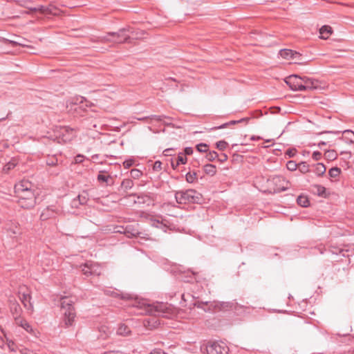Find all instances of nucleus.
<instances>
[{
    "instance_id": "59",
    "label": "nucleus",
    "mask_w": 354,
    "mask_h": 354,
    "mask_svg": "<svg viewBox=\"0 0 354 354\" xmlns=\"http://www.w3.org/2000/svg\"><path fill=\"white\" fill-rule=\"evenodd\" d=\"M102 354H120V352L115 351H106Z\"/></svg>"
},
{
    "instance_id": "56",
    "label": "nucleus",
    "mask_w": 354,
    "mask_h": 354,
    "mask_svg": "<svg viewBox=\"0 0 354 354\" xmlns=\"http://www.w3.org/2000/svg\"><path fill=\"white\" fill-rule=\"evenodd\" d=\"M75 162L77 163H80L83 161L84 160V156L82 155H77L76 156V157L75 158Z\"/></svg>"
},
{
    "instance_id": "17",
    "label": "nucleus",
    "mask_w": 354,
    "mask_h": 354,
    "mask_svg": "<svg viewBox=\"0 0 354 354\" xmlns=\"http://www.w3.org/2000/svg\"><path fill=\"white\" fill-rule=\"evenodd\" d=\"M56 213L54 209L51 207H47L43 210L40 215V218L42 221L48 220L50 218L54 217Z\"/></svg>"
},
{
    "instance_id": "37",
    "label": "nucleus",
    "mask_w": 354,
    "mask_h": 354,
    "mask_svg": "<svg viewBox=\"0 0 354 354\" xmlns=\"http://www.w3.org/2000/svg\"><path fill=\"white\" fill-rule=\"evenodd\" d=\"M17 163L15 160L10 161L9 162L4 165L3 170L4 172H8L10 170L14 169Z\"/></svg>"
},
{
    "instance_id": "13",
    "label": "nucleus",
    "mask_w": 354,
    "mask_h": 354,
    "mask_svg": "<svg viewBox=\"0 0 354 354\" xmlns=\"http://www.w3.org/2000/svg\"><path fill=\"white\" fill-rule=\"evenodd\" d=\"M28 190H35L32 184L26 180H23L15 186V192H23Z\"/></svg>"
},
{
    "instance_id": "10",
    "label": "nucleus",
    "mask_w": 354,
    "mask_h": 354,
    "mask_svg": "<svg viewBox=\"0 0 354 354\" xmlns=\"http://www.w3.org/2000/svg\"><path fill=\"white\" fill-rule=\"evenodd\" d=\"M285 82L292 91H302V88H304L302 84V77H300L297 75H292L288 76L285 80Z\"/></svg>"
},
{
    "instance_id": "33",
    "label": "nucleus",
    "mask_w": 354,
    "mask_h": 354,
    "mask_svg": "<svg viewBox=\"0 0 354 354\" xmlns=\"http://www.w3.org/2000/svg\"><path fill=\"white\" fill-rule=\"evenodd\" d=\"M298 169L301 173L306 174L309 171V165L305 162H301L298 164Z\"/></svg>"
},
{
    "instance_id": "61",
    "label": "nucleus",
    "mask_w": 354,
    "mask_h": 354,
    "mask_svg": "<svg viewBox=\"0 0 354 354\" xmlns=\"http://www.w3.org/2000/svg\"><path fill=\"white\" fill-rule=\"evenodd\" d=\"M171 167L174 169H176L177 167H178V165H177V162H174L172 160H171Z\"/></svg>"
},
{
    "instance_id": "7",
    "label": "nucleus",
    "mask_w": 354,
    "mask_h": 354,
    "mask_svg": "<svg viewBox=\"0 0 354 354\" xmlns=\"http://www.w3.org/2000/svg\"><path fill=\"white\" fill-rule=\"evenodd\" d=\"M54 132L59 143H66L75 137L74 129L67 126L56 127Z\"/></svg>"
},
{
    "instance_id": "55",
    "label": "nucleus",
    "mask_w": 354,
    "mask_h": 354,
    "mask_svg": "<svg viewBox=\"0 0 354 354\" xmlns=\"http://www.w3.org/2000/svg\"><path fill=\"white\" fill-rule=\"evenodd\" d=\"M153 225H156V226L157 227H159V228H161V229H163V227H165V225H163L162 223H160V222L159 221H158V220H155V221H153Z\"/></svg>"
},
{
    "instance_id": "24",
    "label": "nucleus",
    "mask_w": 354,
    "mask_h": 354,
    "mask_svg": "<svg viewBox=\"0 0 354 354\" xmlns=\"http://www.w3.org/2000/svg\"><path fill=\"white\" fill-rule=\"evenodd\" d=\"M8 225H10V224H8V223L6 224L5 229L8 232L9 235L10 236H13L16 235L18 233L17 226L16 225V224L14 223H11L10 226H8Z\"/></svg>"
},
{
    "instance_id": "22",
    "label": "nucleus",
    "mask_w": 354,
    "mask_h": 354,
    "mask_svg": "<svg viewBox=\"0 0 354 354\" xmlns=\"http://www.w3.org/2000/svg\"><path fill=\"white\" fill-rule=\"evenodd\" d=\"M314 193L317 194L319 196L326 197V189L320 185H315L313 186Z\"/></svg>"
},
{
    "instance_id": "35",
    "label": "nucleus",
    "mask_w": 354,
    "mask_h": 354,
    "mask_svg": "<svg viewBox=\"0 0 354 354\" xmlns=\"http://www.w3.org/2000/svg\"><path fill=\"white\" fill-rule=\"evenodd\" d=\"M129 333H130L129 328H128V326H127L124 324L120 325L118 329V333L120 335H127Z\"/></svg>"
},
{
    "instance_id": "42",
    "label": "nucleus",
    "mask_w": 354,
    "mask_h": 354,
    "mask_svg": "<svg viewBox=\"0 0 354 354\" xmlns=\"http://www.w3.org/2000/svg\"><path fill=\"white\" fill-rule=\"evenodd\" d=\"M5 338L6 339V344L8 345V347L9 348V350L12 352H14L16 351V346H15V342L10 339L9 338L7 337L6 335H5Z\"/></svg>"
},
{
    "instance_id": "51",
    "label": "nucleus",
    "mask_w": 354,
    "mask_h": 354,
    "mask_svg": "<svg viewBox=\"0 0 354 354\" xmlns=\"http://www.w3.org/2000/svg\"><path fill=\"white\" fill-rule=\"evenodd\" d=\"M193 149L190 147H185L184 149V156H189L193 153Z\"/></svg>"
},
{
    "instance_id": "49",
    "label": "nucleus",
    "mask_w": 354,
    "mask_h": 354,
    "mask_svg": "<svg viewBox=\"0 0 354 354\" xmlns=\"http://www.w3.org/2000/svg\"><path fill=\"white\" fill-rule=\"evenodd\" d=\"M162 162L159 160H157L154 162L153 165V169L154 171H160L162 169Z\"/></svg>"
},
{
    "instance_id": "5",
    "label": "nucleus",
    "mask_w": 354,
    "mask_h": 354,
    "mask_svg": "<svg viewBox=\"0 0 354 354\" xmlns=\"http://www.w3.org/2000/svg\"><path fill=\"white\" fill-rule=\"evenodd\" d=\"M203 353L207 354H228L229 348L223 342L209 341L201 347Z\"/></svg>"
},
{
    "instance_id": "64",
    "label": "nucleus",
    "mask_w": 354,
    "mask_h": 354,
    "mask_svg": "<svg viewBox=\"0 0 354 354\" xmlns=\"http://www.w3.org/2000/svg\"><path fill=\"white\" fill-rule=\"evenodd\" d=\"M121 298H122V299H130V296H129V295H127V294H126V295H121Z\"/></svg>"
},
{
    "instance_id": "4",
    "label": "nucleus",
    "mask_w": 354,
    "mask_h": 354,
    "mask_svg": "<svg viewBox=\"0 0 354 354\" xmlns=\"http://www.w3.org/2000/svg\"><path fill=\"white\" fill-rule=\"evenodd\" d=\"M18 198V203L24 209H30L36 205V195L38 194L35 190H26L15 192Z\"/></svg>"
},
{
    "instance_id": "36",
    "label": "nucleus",
    "mask_w": 354,
    "mask_h": 354,
    "mask_svg": "<svg viewBox=\"0 0 354 354\" xmlns=\"http://www.w3.org/2000/svg\"><path fill=\"white\" fill-rule=\"evenodd\" d=\"M130 176L133 179H138L142 176V172L138 169H133L130 171Z\"/></svg>"
},
{
    "instance_id": "54",
    "label": "nucleus",
    "mask_w": 354,
    "mask_h": 354,
    "mask_svg": "<svg viewBox=\"0 0 354 354\" xmlns=\"http://www.w3.org/2000/svg\"><path fill=\"white\" fill-rule=\"evenodd\" d=\"M37 11L39 12L40 13L46 15V6H39L37 7Z\"/></svg>"
},
{
    "instance_id": "16",
    "label": "nucleus",
    "mask_w": 354,
    "mask_h": 354,
    "mask_svg": "<svg viewBox=\"0 0 354 354\" xmlns=\"http://www.w3.org/2000/svg\"><path fill=\"white\" fill-rule=\"evenodd\" d=\"M248 120H249V118H243L239 120H231V121L224 123L220 126L212 127L211 129V130L214 131V130H217V129H225V128L230 127V125H234V124L241 123V122H248Z\"/></svg>"
},
{
    "instance_id": "43",
    "label": "nucleus",
    "mask_w": 354,
    "mask_h": 354,
    "mask_svg": "<svg viewBox=\"0 0 354 354\" xmlns=\"http://www.w3.org/2000/svg\"><path fill=\"white\" fill-rule=\"evenodd\" d=\"M227 145H228L227 142L224 140H220L216 143V148L221 151L225 150L226 149V147H227Z\"/></svg>"
},
{
    "instance_id": "9",
    "label": "nucleus",
    "mask_w": 354,
    "mask_h": 354,
    "mask_svg": "<svg viewBox=\"0 0 354 354\" xmlns=\"http://www.w3.org/2000/svg\"><path fill=\"white\" fill-rule=\"evenodd\" d=\"M268 182L270 186H273L272 189L274 192L279 193L288 189V187L285 186L287 182H286L282 176H273L269 178Z\"/></svg>"
},
{
    "instance_id": "3",
    "label": "nucleus",
    "mask_w": 354,
    "mask_h": 354,
    "mask_svg": "<svg viewBox=\"0 0 354 354\" xmlns=\"http://www.w3.org/2000/svg\"><path fill=\"white\" fill-rule=\"evenodd\" d=\"M175 199L178 204L201 203L202 195L194 189L176 191Z\"/></svg>"
},
{
    "instance_id": "62",
    "label": "nucleus",
    "mask_w": 354,
    "mask_h": 354,
    "mask_svg": "<svg viewBox=\"0 0 354 354\" xmlns=\"http://www.w3.org/2000/svg\"><path fill=\"white\" fill-rule=\"evenodd\" d=\"M152 118H156L157 120L158 121H160L162 120V118H166L165 115H159V116H157V115H153Z\"/></svg>"
},
{
    "instance_id": "27",
    "label": "nucleus",
    "mask_w": 354,
    "mask_h": 354,
    "mask_svg": "<svg viewBox=\"0 0 354 354\" xmlns=\"http://www.w3.org/2000/svg\"><path fill=\"white\" fill-rule=\"evenodd\" d=\"M133 182L130 178H125L121 183V187H123L125 190H128L131 189L133 187Z\"/></svg>"
},
{
    "instance_id": "47",
    "label": "nucleus",
    "mask_w": 354,
    "mask_h": 354,
    "mask_svg": "<svg viewBox=\"0 0 354 354\" xmlns=\"http://www.w3.org/2000/svg\"><path fill=\"white\" fill-rule=\"evenodd\" d=\"M20 326L24 328L26 331L31 330V326L26 321H21Z\"/></svg>"
},
{
    "instance_id": "60",
    "label": "nucleus",
    "mask_w": 354,
    "mask_h": 354,
    "mask_svg": "<svg viewBox=\"0 0 354 354\" xmlns=\"http://www.w3.org/2000/svg\"><path fill=\"white\" fill-rule=\"evenodd\" d=\"M261 138L259 137V136H252L251 138H250V140H253V141H256V140H261Z\"/></svg>"
},
{
    "instance_id": "41",
    "label": "nucleus",
    "mask_w": 354,
    "mask_h": 354,
    "mask_svg": "<svg viewBox=\"0 0 354 354\" xmlns=\"http://www.w3.org/2000/svg\"><path fill=\"white\" fill-rule=\"evenodd\" d=\"M287 169L289 171H293L298 169V165L293 160H290L286 164Z\"/></svg>"
},
{
    "instance_id": "1",
    "label": "nucleus",
    "mask_w": 354,
    "mask_h": 354,
    "mask_svg": "<svg viewBox=\"0 0 354 354\" xmlns=\"http://www.w3.org/2000/svg\"><path fill=\"white\" fill-rule=\"evenodd\" d=\"M74 301L71 298L64 297L60 299V307L62 314L59 326L61 328H68L73 327L75 324L76 313L74 308Z\"/></svg>"
},
{
    "instance_id": "39",
    "label": "nucleus",
    "mask_w": 354,
    "mask_h": 354,
    "mask_svg": "<svg viewBox=\"0 0 354 354\" xmlns=\"http://www.w3.org/2000/svg\"><path fill=\"white\" fill-rule=\"evenodd\" d=\"M58 160L55 156H48L46 159V165L48 166H55L57 164Z\"/></svg>"
},
{
    "instance_id": "48",
    "label": "nucleus",
    "mask_w": 354,
    "mask_h": 354,
    "mask_svg": "<svg viewBox=\"0 0 354 354\" xmlns=\"http://www.w3.org/2000/svg\"><path fill=\"white\" fill-rule=\"evenodd\" d=\"M134 163V160L133 159H128V160H126L125 161H124L123 162V165L124 167V168H129L131 167Z\"/></svg>"
},
{
    "instance_id": "20",
    "label": "nucleus",
    "mask_w": 354,
    "mask_h": 354,
    "mask_svg": "<svg viewBox=\"0 0 354 354\" xmlns=\"http://www.w3.org/2000/svg\"><path fill=\"white\" fill-rule=\"evenodd\" d=\"M314 172L318 176H323L326 171V168L325 167V165L323 164V163H317L316 165H314Z\"/></svg>"
},
{
    "instance_id": "30",
    "label": "nucleus",
    "mask_w": 354,
    "mask_h": 354,
    "mask_svg": "<svg viewBox=\"0 0 354 354\" xmlns=\"http://www.w3.org/2000/svg\"><path fill=\"white\" fill-rule=\"evenodd\" d=\"M341 174V169L337 167H332L328 171V175L330 178H337Z\"/></svg>"
},
{
    "instance_id": "44",
    "label": "nucleus",
    "mask_w": 354,
    "mask_h": 354,
    "mask_svg": "<svg viewBox=\"0 0 354 354\" xmlns=\"http://www.w3.org/2000/svg\"><path fill=\"white\" fill-rule=\"evenodd\" d=\"M11 311L16 314V316H19L21 312V307L19 304L14 303L11 306Z\"/></svg>"
},
{
    "instance_id": "57",
    "label": "nucleus",
    "mask_w": 354,
    "mask_h": 354,
    "mask_svg": "<svg viewBox=\"0 0 354 354\" xmlns=\"http://www.w3.org/2000/svg\"><path fill=\"white\" fill-rule=\"evenodd\" d=\"M171 151H173V149H166L163 151V154L166 156H171Z\"/></svg>"
},
{
    "instance_id": "38",
    "label": "nucleus",
    "mask_w": 354,
    "mask_h": 354,
    "mask_svg": "<svg viewBox=\"0 0 354 354\" xmlns=\"http://www.w3.org/2000/svg\"><path fill=\"white\" fill-rule=\"evenodd\" d=\"M185 177H186V180L188 183H194L197 179V174L196 172H193V173L188 172L186 174Z\"/></svg>"
},
{
    "instance_id": "34",
    "label": "nucleus",
    "mask_w": 354,
    "mask_h": 354,
    "mask_svg": "<svg viewBox=\"0 0 354 354\" xmlns=\"http://www.w3.org/2000/svg\"><path fill=\"white\" fill-rule=\"evenodd\" d=\"M196 149L199 152L206 153L208 151L209 145L206 143L201 142V143L196 145Z\"/></svg>"
},
{
    "instance_id": "29",
    "label": "nucleus",
    "mask_w": 354,
    "mask_h": 354,
    "mask_svg": "<svg viewBox=\"0 0 354 354\" xmlns=\"http://www.w3.org/2000/svg\"><path fill=\"white\" fill-rule=\"evenodd\" d=\"M324 156L328 160H333L337 158V154L335 150H327L325 151Z\"/></svg>"
},
{
    "instance_id": "18",
    "label": "nucleus",
    "mask_w": 354,
    "mask_h": 354,
    "mask_svg": "<svg viewBox=\"0 0 354 354\" xmlns=\"http://www.w3.org/2000/svg\"><path fill=\"white\" fill-rule=\"evenodd\" d=\"M281 57L285 59L295 58L299 53L290 49H282L279 51Z\"/></svg>"
},
{
    "instance_id": "15",
    "label": "nucleus",
    "mask_w": 354,
    "mask_h": 354,
    "mask_svg": "<svg viewBox=\"0 0 354 354\" xmlns=\"http://www.w3.org/2000/svg\"><path fill=\"white\" fill-rule=\"evenodd\" d=\"M131 196H136L137 198V201L135 203H138L140 204L147 203L148 205L152 201L151 196L147 194H132Z\"/></svg>"
},
{
    "instance_id": "8",
    "label": "nucleus",
    "mask_w": 354,
    "mask_h": 354,
    "mask_svg": "<svg viewBox=\"0 0 354 354\" xmlns=\"http://www.w3.org/2000/svg\"><path fill=\"white\" fill-rule=\"evenodd\" d=\"M130 28H120L118 32H109L112 35L113 39L115 44H122L129 42L131 37L127 32H132Z\"/></svg>"
},
{
    "instance_id": "31",
    "label": "nucleus",
    "mask_w": 354,
    "mask_h": 354,
    "mask_svg": "<svg viewBox=\"0 0 354 354\" xmlns=\"http://www.w3.org/2000/svg\"><path fill=\"white\" fill-rule=\"evenodd\" d=\"M206 153H206L205 158L209 162L214 161L218 157V153L215 151H207V152H206Z\"/></svg>"
},
{
    "instance_id": "52",
    "label": "nucleus",
    "mask_w": 354,
    "mask_h": 354,
    "mask_svg": "<svg viewBox=\"0 0 354 354\" xmlns=\"http://www.w3.org/2000/svg\"><path fill=\"white\" fill-rule=\"evenodd\" d=\"M217 158L220 162H224L227 160V156L225 153H221Z\"/></svg>"
},
{
    "instance_id": "11",
    "label": "nucleus",
    "mask_w": 354,
    "mask_h": 354,
    "mask_svg": "<svg viewBox=\"0 0 354 354\" xmlns=\"http://www.w3.org/2000/svg\"><path fill=\"white\" fill-rule=\"evenodd\" d=\"M302 84L304 88H302L303 91L313 90L318 87V81L308 77H302Z\"/></svg>"
},
{
    "instance_id": "25",
    "label": "nucleus",
    "mask_w": 354,
    "mask_h": 354,
    "mask_svg": "<svg viewBox=\"0 0 354 354\" xmlns=\"http://www.w3.org/2000/svg\"><path fill=\"white\" fill-rule=\"evenodd\" d=\"M204 171L206 174L213 176L216 172V166L212 164H206L204 166Z\"/></svg>"
},
{
    "instance_id": "32",
    "label": "nucleus",
    "mask_w": 354,
    "mask_h": 354,
    "mask_svg": "<svg viewBox=\"0 0 354 354\" xmlns=\"http://www.w3.org/2000/svg\"><path fill=\"white\" fill-rule=\"evenodd\" d=\"M98 39L102 43H106V42H113V43H114V40L113 39L112 35H110L109 32H107L104 36L99 37Z\"/></svg>"
},
{
    "instance_id": "23",
    "label": "nucleus",
    "mask_w": 354,
    "mask_h": 354,
    "mask_svg": "<svg viewBox=\"0 0 354 354\" xmlns=\"http://www.w3.org/2000/svg\"><path fill=\"white\" fill-rule=\"evenodd\" d=\"M332 32V28L329 26H323L320 30L319 33L322 39L328 38V35Z\"/></svg>"
},
{
    "instance_id": "28",
    "label": "nucleus",
    "mask_w": 354,
    "mask_h": 354,
    "mask_svg": "<svg viewBox=\"0 0 354 354\" xmlns=\"http://www.w3.org/2000/svg\"><path fill=\"white\" fill-rule=\"evenodd\" d=\"M46 15H57L59 14V9L53 4H49L46 6Z\"/></svg>"
},
{
    "instance_id": "6",
    "label": "nucleus",
    "mask_w": 354,
    "mask_h": 354,
    "mask_svg": "<svg viewBox=\"0 0 354 354\" xmlns=\"http://www.w3.org/2000/svg\"><path fill=\"white\" fill-rule=\"evenodd\" d=\"M197 308H202L205 311H209L211 308L217 310H227L236 308L234 304L230 302H221V301H198L195 304Z\"/></svg>"
},
{
    "instance_id": "63",
    "label": "nucleus",
    "mask_w": 354,
    "mask_h": 354,
    "mask_svg": "<svg viewBox=\"0 0 354 354\" xmlns=\"http://www.w3.org/2000/svg\"><path fill=\"white\" fill-rule=\"evenodd\" d=\"M326 145V142H324V141H321L318 143L317 146L319 147V148H322V146L324 145Z\"/></svg>"
},
{
    "instance_id": "14",
    "label": "nucleus",
    "mask_w": 354,
    "mask_h": 354,
    "mask_svg": "<svg viewBox=\"0 0 354 354\" xmlns=\"http://www.w3.org/2000/svg\"><path fill=\"white\" fill-rule=\"evenodd\" d=\"M95 268H97V266L93 265V263L87 262L82 266V271L83 274L87 277L93 274H98Z\"/></svg>"
},
{
    "instance_id": "26",
    "label": "nucleus",
    "mask_w": 354,
    "mask_h": 354,
    "mask_svg": "<svg viewBox=\"0 0 354 354\" xmlns=\"http://www.w3.org/2000/svg\"><path fill=\"white\" fill-rule=\"evenodd\" d=\"M87 201L88 198L86 196L80 194L77 196L76 198H74V200L73 201V205L77 207V202L80 205H84L86 203Z\"/></svg>"
},
{
    "instance_id": "12",
    "label": "nucleus",
    "mask_w": 354,
    "mask_h": 354,
    "mask_svg": "<svg viewBox=\"0 0 354 354\" xmlns=\"http://www.w3.org/2000/svg\"><path fill=\"white\" fill-rule=\"evenodd\" d=\"M19 299L21 303L24 304V307L28 310H32L33 306L30 302L31 296L29 292H22L21 289L19 292Z\"/></svg>"
},
{
    "instance_id": "40",
    "label": "nucleus",
    "mask_w": 354,
    "mask_h": 354,
    "mask_svg": "<svg viewBox=\"0 0 354 354\" xmlns=\"http://www.w3.org/2000/svg\"><path fill=\"white\" fill-rule=\"evenodd\" d=\"M187 158L185 156H184L183 153H179L177 157V165H179L180 164L185 165L187 162Z\"/></svg>"
},
{
    "instance_id": "45",
    "label": "nucleus",
    "mask_w": 354,
    "mask_h": 354,
    "mask_svg": "<svg viewBox=\"0 0 354 354\" xmlns=\"http://www.w3.org/2000/svg\"><path fill=\"white\" fill-rule=\"evenodd\" d=\"M118 232L122 233V231L120 230H118ZM122 233L126 234L128 237L136 236V234H138V232H135L134 230L133 232H131L128 227H126L122 232Z\"/></svg>"
},
{
    "instance_id": "2",
    "label": "nucleus",
    "mask_w": 354,
    "mask_h": 354,
    "mask_svg": "<svg viewBox=\"0 0 354 354\" xmlns=\"http://www.w3.org/2000/svg\"><path fill=\"white\" fill-rule=\"evenodd\" d=\"M147 312L155 317H162L168 319H172L177 314L176 308L168 303L156 302L148 304Z\"/></svg>"
},
{
    "instance_id": "46",
    "label": "nucleus",
    "mask_w": 354,
    "mask_h": 354,
    "mask_svg": "<svg viewBox=\"0 0 354 354\" xmlns=\"http://www.w3.org/2000/svg\"><path fill=\"white\" fill-rule=\"evenodd\" d=\"M2 41H3L5 44H7V43H9V44H11L13 46H25V44H21L18 41H12V40H10V39H5V38H3Z\"/></svg>"
},
{
    "instance_id": "58",
    "label": "nucleus",
    "mask_w": 354,
    "mask_h": 354,
    "mask_svg": "<svg viewBox=\"0 0 354 354\" xmlns=\"http://www.w3.org/2000/svg\"><path fill=\"white\" fill-rule=\"evenodd\" d=\"M149 354H165L160 349H154Z\"/></svg>"
},
{
    "instance_id": "19",
    "label": "nucleus",
    "mask_w": 354,
    "mask_h": 354,
    "mask_svg": "<svg viewBox=\"0 0 354 354\" xmlns=\"http://www.w3.org/2000/svg\"><path fill=\"white\" fill-rule=\"evenodd\" d=\"M103 173L104 171H100L97 177V180L100 183H105L106 185H111L113 183L111 176L109 175H104Z\"/></svg>"
},
{
    "instance_id": "53",
    "label": "nucleus",
    "mask_w": 354,
    "mask_h": 354,
    "mask_svg": "<svg viewBox=\"0 0 354 354\" xmlns=\"http://www.w3.org/2000/svg\"><path fill=\"white\" fill-rule=\"evenodd\" d=\"M105 294L106 295H110V296H112L114 297H117L120 295L118 293H117L116 292H115L113 290H106Z\"/></svg>"
},
{
    "instance_id": "21",
    "label": "nucleus",
    "mask_w": 354,
    "mask_h": 354,
    "mask_svg": "<svg viewBox=\"0 0 354 354\" xmlns=\"http://www.w3.org/2000/svg\"><path fill=\"white\" fill-rule=\"evenodd\" d=\"M297 203L303 207H307L310 205V201L306 196L300 195L297 198Z\"/></svg>"
},
{
    "instance_id": "50",
    "label": "nucleus",
    "mask_w": 354,
    "mask_h": 354,
    "mask_svg": "<svg viewBox=\"0 0 354 354\" xmlns=\"http://www.w3.org/2000/svg\"><path fill=\"white\" fill-rule=\"evenodd\" d=\"M312 157L315 160H319L322 158V153L318 151H314L313 153Z\"/></svg>"
}]
</instances>
